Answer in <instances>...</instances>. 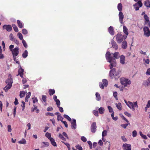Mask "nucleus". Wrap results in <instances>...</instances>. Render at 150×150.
<instances>
[{
	"mask_svg": "<svg viewBox=\"0 0 150 150\" xmlns=\"http://www.w3.org/2000/svg\"><path fill=\"white\" fill-rule=\"evenodd\" d=\"M120 54L118 52H116L114 53H111L108 52L106 54L105 57L108 62L110 63V68L111 69L116 65L115 59H118L120 57Z\"/></svg>",
	"mask_w": 150,
	"mask_h": 150,
	"instance_id": "f257e3e1",
	"label": "nucleus"
},
{
	"mask_svg": "<svg viewBox=\"0 0 150 150\" xmlns=\"http://www.w3.org/2000/svg\"><path fill=\"white\" fill-rule=\"evenodd\" d=\"M5 83L8 84L5 86L4 89L6 92H7L8 90L11 88L13 83L12 76L11 74H9L7 79L5 81Z\"/></svg>",
	"mask_w": 150,
	"mask_h": 150,
	"instance_id": "f03ea898",
	"label": "nucleus"
},
{
	"mask_svg": "<svg viewBox=\"0 0 150 150\" xmlns=\"http://www.w3.org/2000/svg\"><path fill=\"white\" fill-rule=\"evenodd\" d=\"M109 72V76L112 79L114 78L115 79H117L120 77L119 71L116 70L115 68H112Z\"/></svg>",
	"mask_w": 150,
	"mask_h": 150,
	"instance_id": "7ed1b4c3",
	"label": "nucleus"
},
{
	"mask_svg": "<svg viewBox=\"0 0 150 150\" xmlns=\"http://www.w3.org/2000/svg\"><path fill=\"white\" fill-rule=\"evenodd\" d=\"M120 80L121 84L124 87L127 86L128 85H130L131 83V81L127 79L122 78L120 79Z\"/></svg>",
	"mask_w": 150,
	"mask_h": 150,
	"instance_id": "20e7f679",
	"label": "nucleus"
},
{
	"mask_svg": "<svg viewBox=\"0 0 150 150\" xmlns=\"http://www.w3.org/2000/svg\"><path fill=\"white\" fill-rule=\"evenodd\" d=\"M116 41L118 43H121L123 41V39H125L127 36L123 35L121 34L118 33L115 36Z\"/></svg>",
	"mask_w": 150,
	"mask_h": 150,
	"instance_id": "39448f33",
	"label": "nucleus"
},
{
	"mask_svg": "<svg viewBox=\"0 0 150 150\" xmlns=\"http://www.w3.org/2000/svg\"><path fill=\"white\" fill-rule=\"evenodd\" d=\"M129 104L128 105V106L132 111L135 110V108H137L138 107L137 105V101L132 103L131 102L128 101Z\"/></svg>",
	"mask_w": 150,
	"mask_h": 150,
	"instance_id": "423d86ee",
	"label": "nucleus"
},
{
	"mask_svg": "<svg viewBox=\"0 0 150 150\" xmlns=\"http://www.w3.org/2000/svg\"><path fill=\"white\" fill-rule=\"evenodd\" d=\"M143 31L144 32V35L149 37L150 36V30L148 27L144 26L143 28Z\"/></svg>",
	"mask_w": 150,
	"mask_h": 150,
	"instance_id": "0eeeda50",
	"label": "nucleus"
},
{
	"mask_svg": "<svg viewBox=\"0 0 150 150\" xmlns=\"http://www.w3.org/2000/svg\"><path fill=\"white\" fill-rule=\"evenodd\" d=\"M143 4L141 1H139L137 3L133 5V6L136 11H138L139 10V7H141Z\"/></svg>",
	"mask_w": 150,
	"mask_h": 150,
	"instance_id": "6e6552de",
	"label": "nucleus"
},
{
	"mask_svg": "<svg viewBox=\"0 0 150 150\" xmlns=\"http://www.w3.org/2000/svg\"><path fill=\"white\" fill-rule=\"evenodd\" d=\"M19 48L18 47H16L11 51L13 57H16L19 54Z\"/></svg>",
	"mask_w": 150,
	"mask_h": 150,
	"instance_id": "1a4fd4ad",
	"label": "nucleus"
},
{
	"mask_svg": "<svg viewBox=\"0 0 150 150\" xmlns=\"http://www.w3.org/2000/svg\"><path fill=\"white\" fill-rule=\"evenodd\" d=\"M97 126L95 122H93L91 124V131L93 133H95L96 131Z\"/></svg>",
	"mask_w": 150,
	"mask_h": 150,
	"instance_id": "9d476101",
	"label": "nucleus"
},
{
	"mask_svg": "<svg viewBox=\"0 0 150 150\" xmlns=\"http://www.w3.org/2000/svg\"><path fill=\"white\" fill-rule=\"evenodd\" d=\"M3 29H6L8 32H10L12 30V28L11 25H4L3 26Z\"/></svg>",
	"mask_w": 150,
	"mask_h": 150,
	"instance_id": "9b49d317",
	"label": "nucleus"
},
{
	"mask_svg": "<svg viewBox=\"0 0 150 150\" xmlns=\"http://www.w3.org/2000/svg\"><path fill=\"white\" fill-rule=\"evenodd\" d=\"M144 18L145 20V24H146L149 27H150V21L149 20V18L146 14L144 15Z\"/></svg>",
	"mask_w": 150,
	"mask_h": 150,
	"instance_id": "f8f14e48",
	"label": "nucleus"
},
{
	"mask_svg": "<svg viewBox=\"0 0 150 150\" xmlns=\"http://www.w3.org/2000/svg\"><path fill=\"white\" fill-rule=\"evenodd\" d=\"M118 15L119 19V21L120 23L122 24L123 23V19L124 18V16L122 12H120Z\"/></svg>",
	"mask_w": 150,
	"mask_h": 150,
	"instance_id": "ddd939ff",
	"label": "nucleus"
},
{
	"mask_svg": "<svg viewBox=\"0 0 150 150\" xmlns=\"http://www.w3.org/2000/svg\"><path fill=\"white\" fill-rule=\"evenodd\" d=\"M24 71V70L21 68V66H20V68L18 70V74L17 76L19 75L22 78H23Z\"/></svg>",
	"mask_w": 150,
	"mask_h": 150,
	"instance_id": "4468645a",
	"label": "nucleus"
},
{
	"mask_svg": "<svg viewBox=\"0 0 150 150\" xmlns=\"http://www.w3.org/2000/svg\"><path fill=\"white\" fill-rule=\"evenodd\" d=\"M123 147L125 150H131V146L130 144L125 143L123 144Z\"/></svg>",
	"mask_w": 150,
	"mask_h": 150,
	"instance_id": "2eb2a0df",
	"label": "nucleus"
},
{
	"mask_svg": "<svg viewBox=\"0 0 150 150\" xmlns=\"http://www.w3.org/2000/svg\"><path fill=\"white\" fill-rule=\"evenodd\" d=\"M120 62L122 64H124L125 63V57L123 55H121L120 57Z\"/></svg>",
	"mask_w": 150,
	"mask_h": 150,
	"instance_id": "dca6fc26",
	"label": "nucleus"
},
{
	"mask_svg": "<svg viewBox=\"0 0 150 150\" xmlns=\"http://www.w3.org/2000/svg\"><path fill=\"white\" fill-rule=\"evenodd\" d=\"M76 122L75 119H73L72 121L71 122V128L73 129H75L76 128Z\"/></svg>",
	"mask_w": 150,
	"mask_h": 150,
	"instance_id": "f3484780",
	"label": "nucleus"
},
{
	"mask_svg": "<svg viewBox=\"0 0 150 150\" xmlns=\"http://www.w3.org/2000/svg\"><path fill=\"white\" fill-rule=\"evenodd\" d=\"M108 31L109 33L111 35H113L114 34V31L112 27L110 26L108 29Z\"/></svg>",
	"mask_w": 150,
	"mask_h": 150,
	"instance_id": "a211bd4d",
	"label": "nucleus"
},
{
	"mask_svg": "<svg viewBox=\"0 0 150 150\" xmlns=\"http://www.w3.org/2000/svg\"><path fill=\"white\" fill-rule=\"evenodd\" d=\"M143 83L145 86H150V78H149L147 80L144 81Z\"/></svg>",
	"mask_w": 150,
	"mask_h": 150,
	"instance_id": "6ab92c4d",
	"label": "nucleus"
},
{
	"mask_svg": "<svg viewBox=\"0 0 150 150\" xmlns=\"http://www.w3.org/2000/svg\"><path fill=\"white\" fill-rule=\"evenodd\" d=\"M123 31L124 33L126 35L125 36H127V37L129 33L128 31V29L125 26H123Z\"/></svg>",
	"mask_w": 150,
	"mask_h": 150,
	"instance_id": "aec40b11",
	"label": "nucleus"
},
{
	"mask_svg": "<svg viewBox=\"0 0 150 150\" xmlns=\"http://www.w3.org/2000/svg\"><path fill=\"white\" fill-rule=\"evenodd\" d=\"M127 43L126 41H123L122 45V47L123 49H125L126 48L127 46Z\"/></svg>",
	"mask_w": 150,
	"mask_h": 150,
	"instance_id": "412c9836",
	"label": "nucleus"
},
{
	"mask_svg": "<svg viewBox=\"0 0 150 150\" xmlns=\"http://www.w3.org/2000/svg\"><path fill=\"white\" fill-rule=\"evenodd\" d=\"M144 4L147 7L150 8V0H146L144 2Z\"/></svg>",
	"mask_w": 150,
	"mask_h": 150,
	"instance_id": "4be33fe9",
	"label": "nucleus"
},
{
	"mask_svg": "<svg viewBox=\"0 0 150 150\" xmlns=\"http://www.w3.org/2000/svg\"><path fill=\"white\" fill-rule=\"evenodd\" d=\"M51 144L54 146H57V145L55 142V140L53 138H51L50 140Z\"/></svg>",
	"mask_w": 150,
	"mask_h": 150,
	"instance_id": "5701e85b",
	"label": "nucleus"
},
{
	"mask_svg": "<svg viewBox=\"0 0 150 150\" xmlns=\"http://www.w3.org/2000/svg\"><path fill=\"white\" fill-rule=\"evenodd\" d=\"M96 99L98 101H100L101 100V97L100 94L98 92H96Z\"/></svg>",
	"mask_w": 150,
	"mask_h": 150,
	"instance_id": "b1692460",
	"label": "nucleus"
},
{
	"mask_svg": "<svg viewBox=\"0 0 150 150\" xmlns=\"http://www.w3.org/2000/svg\"><path fill=\"white\" fill-rule=\"evenodd\" d=\"M98 111L99 113L102 114L104 113L105 109L103 107H101L99 109Z\"/></svg>",
	"mask_w": 150,
	"mask_h": 150,
	"instance_id": "393cba45",
	"label": "nucleus"
},
{
	"mask_svg": "<svg viewBox=\"0 0 150 150\" xmlns=\"http://www.w3.org/2000/svg\"><path fill=\"white\" fill-rule=\"evenodd\" d=\"M18 26L21 28L23 27V25L22 23L19 20H17V21Z\"/></svg>",
	"mask_w": 150,
	"mask_h": 150,
	"instance_id": "a878e982",
	"label": "nucleus"
},
{
	"mask_svg": "<svg viewBox=\"0 0 150 150\" xmlns=\"http://www.w3.org/2000/svg\"><path fill=\"white\" fill-rule=\"evenodd\" d=\"M105 87H107L108 85V81L106 79H104L102 80V82Z\"/></svg>",
	"mask_w": 150,
	"mask_h": 150,
	"instance_id": "bb28decb",
	"label": "nucleus"
},
{
	"mask_svg": "<svg viewBox=\"0 0 150 150\" xmlns=\"http://www.w3.org/2000/svg\"><path fill=\"white\" fill-rule=\"evenodd\" d=\"M112 47L114 48L115 50H117L118 48V46L117 45L116 43L115 42H112Z\"/></svg>",
	"mask_w": 150,
	"mask_h": 150,
	"instance_id": "cd10ccee",
	"label": "nucleus"
},
{
	"mask_svg": "<svg viewBox=\"0 0 150 150\" xmlns=\"http://www.w3.org/2000/svg\"><path fill=\"white\" fill-rule=\"evenodd\" d=\"M26 93H27V92H25L24 91H21L20 93V98H22L24 97Z\"/></svg>",
	"mask_w": 150,
	"mask_h": 150,
	"instance_id": "c85d7f7f",
	"label": "nucleus"
},
{
	"mask_svg": "<svg viewBox=\"0 0 150 150\" xmlns=\"http://www.w3.org/2000/svg\"><path fill=\"white\" fill-rule=\"evenodd\" d=\"M122 4L121 3H120L118 4L117 9L120 12H122Z\"/></svg>",
	"mask_w": 150,
	"mask_h": 150,
	"instance_id": "c756f323",
	"label": "nucleus"
},
{
	"mask_svg": "<svg viewBox=\"0 0 150 150\" xmlns=\"http://www.w3.org/2000/svg\"><path fill=\"white\" fill-rule=\"evenodd\" d=\"M28 52L27 50H25L22 54V57L24 58H26L28 56Z\"/></svg>",
	"mask_w": 150,
	"mask_h": 150,
	"instance_id": "7c9ffc66",
	"label": "nucleus"
},
{
	"mask_svg": "<svg viewBox=\"0 0 150 150\" xmlns=\"http://www.w3.org/2000/svg\"><path fill=\"white\" fill-rule=\"evenodd\" d=\"M49 93L50 96L53 95L55 93V91L54 89H50Z\"/></svg>",
	"mask_w": 150,
	"mask_h": 150,
	"instance_id": "2f4dec72",
	"label": "nucleus"
},
{
	"mask_svg": "<svg viewBox=\"0 0 150 150\" xmlns=\"http://www.w3.org/2000/svg\"><path fill=\"white\" fill-rule=\"evenodd\" d=\"M12 26L13 28V29L16 32H18V28L15 25V24H12Z\"/></svg>",
	"mask_w": 150,
	"mask_h": 150,
	"instance_id": "473e14b6",
	"label": "nucleus"
},
{
	"mask_svg": "<svg viewBox=\"0 0 150 150\" xmlns=\"http://www.w3.org/2000/svg\"><path fill=\"white\" fill-rule=\"evenodd\" d=\"M42 100L44 102H45V104H44V105H46V104L47 96L45 95H42Z\"/></svg>",
	"mask_w": 150,
	"mask_h": 150,
	"instance_id": "72a5a7b5",
	"label": "nucleus"
},
{
	"mask_svg": "<svg viewBox=\"0 0 150 150\" xmlns=\"http://www.w3.org/2000/svg\"><path fill=\"white\" fill-rule=\"evenodd\" d=\"M116 107L119 110H122V105L120 103H119L117 104Z\"/></svg>",
	"mask_w": 150,
	"mask_h": 150,
	"instance_id": "f704fd0d",
	"label": "nucleus"
},
{
	"mask_svg": "<svg viewBox=\"0 0 150 150\" xmlns=\"http://www.w3.org/2000/svg\"><path fill=\"white\" fill-rule=\"evenodd\" d=\"M17 35L18 37L21 40H23V36L21 33H18L17 34Z\"/></svg>",
	"mask_w": 150,
	"mask_h": 150,
	"instance_id": "c9c22d12",
	"label": "nucleus"
},
{
	"mask_svg": "<svg viewBox=\"0 0 150 150\" xmlns=\"http://www.w3.org/2000/svg\"><path fill=\"white\" fill-rule=\"evenodd\" d=\"M45 136L47 138H48L50 140V139L51 138H52L51 137V134L47 132L46 133Z\"/></svg>",
	"mask_w": 150,
	"mask_h": 150,
	"instance_id": "e433bc0d",
	"label": "nucleus"
},
{
	"mask_svg": "<svg viewBox=\"0 0 150 150\" xmlns=\"http://www.w3.org/2000/svg\"><path fill=\"white\" fill-rule=\"evenodd\" d=\"M18 143L20 144H25L26 143V140L24 139H22L21 140L19 141Z\"/></svg>",
	"mask_w": 150,
	"mask_h": 150,
	"instance_id": "4c0bfd02",
	"label": "nucleus"
},
{
	"mask_svg": "<svg viewBox=\"0 0 150 150\" xmlns=\"http://www.w3.org/2000/svg\"><path fill=\"white\" fill-rule=\"evenodd\" d=\"M63 118L60 115H58L57 116V120L58 121L60 120L62 122H63Z\"/></svg>",
	"mask_w": 150,
	"mask_h": 150,
	"instance_id": "58836bf2",
	"label": "nucleus"
},
{
	"mask_svg": "<svg viewBox=\"0 0 150 150\" xmlns=\"http://www.w3.org/2000/svg\"><path fill=\"white\" fill-rule=\"evenodd\" d=\"M62 142L64 143L67 147L68 148V150H71V146L68 143H65L64 142Z\"/></svg>",
	"mask_w": 150,
	"mask_h": 150,
	"instance_id": "ea45409f",
	"label": "nucleus"
},
{
	"mask_svg": "<svg viewBox=\"0 0 150 150\" xmlns=\"http://www.w3.org/2000/svg\"><path fill=\"white\" fill-rule=\"evenodd\" d=\"M59 138L61 139H62L64 141H66V139L65 138H64L61 134L60 133L59 134Z\"/></svg>",
	"mask_w": 150,
	"mask_h": 150,
	"instance_id": "a19ab883",
	"label": "nucleus"
},
{
	"mask_svg": "<svg viewBox=\"0 0 150 150\" xmlns=\"http://www.w3.org/2000/svg\"><path fill=\"white\" fill-rule=\"evenodd\" d=\"M64 117L65 118L67 119L69 121H71V118L68 115H67L64 114Z\"/></svg>",
	"mask_w": 150,
	"mask_h": 150,
	"instance_id": "79ce46f5",
	"label": "nucleus"
},
{
	"mask_svg": "<svg viewBox=\"0 0 150 150\" xmlns=\"http://www.w3.org/2000/svg\"><path fill=\"white\" fill-rule=\"evenodd\" d=\"M130 125V123L129 122H128V123H127V124H122L121 125V126L124 128V129H125L127 126H128L129 125Z\"/></svg>",
	"mask_w": 150,
	"mask_h": 150,
	"instance_id": "37998d69",
	"label": "nucleus"
},
{
	"mask_svg": "<svg viewBox=\"0 0 150 150\" xmlns=\"http://www.w3.org/2000/svg\"><path fill=\"white\" fill-rule=\"evenodd\" d=\"M107 132L106 130H104L103 131L102 133V136L103 137L106 136L107 134Z\"/></svg>",
	"mask_w": 150,
	"mask_h": 150,
	"instance_id": "c03bdc74",
	"label": "nucleus"
},
{
	"mask_svg": "<svg viewBox=\"0 0 150 150\" xmlns=\"http://www.w3.org/2000/svg\"><path fill=\"white\" fill-rule=\"evenodd\" d=\"M117 92L115 91L113 93V96H114V97L115 98L116 100H117Z\"/></svg>",
	"mask_w": 150,
	"mask_h": 150,
	"instance_id": "a18cd8bd",
	"label": "nucleus"
},
{
	"mask_svg": "<svg viewBox=\"0 0 150 150\" xmlns=\"http://www.w3.org/2000/svg\"><path fill=\"white\" fill-rule=\"evenodd\" d=\"M108 108L109 110V111L110 112H113L112 108L110 106H108Z\"/></svg>",
	"mask_w": 150,
	"mask_h": 150,
	"instance_id": "49530a36",
	"label": "nucleus"
},
{
	"mask_svg": "<svg viewBox=\"0 0 150 150\" xmlns=\"http://www.w3.org/2000/svg\"><path fill=\"white\" fill-rule=\"evenodd\" d=\"M137 132L136 130H134L132 132V136L134 137L137 136Z\"/></svg>",
	"mask_w": 150,
	"mask_h": 150,
	"instance_id": "de8ad7c7",
	"label": "nucleus"
},
{
	"mask_svg": "<svg viewBox=\"0 0 150 150\" xmlns=\"http://www.w3.org/2000/svg\"><path fill=\"white\" fill-rule=\"evenodd\" d=\"M56 102V104L57 105V107H59L60 106V102L59 100V99L56 100L55 101Z\"/></svg>",
	"mask_w": 150,
	"mask_h": 150,
	"instance_id": "09e8293b",
	"label": "nucleus"
},
{
	"mask_svg": "<svg viewBox=\"0 0 150 150\" xmlns=\"http://www.w3.org/2000/svg\"><path fill=\"white\" fill-rule=\"evenodd\" d=\"M76 149H78L79 150H83L82 147L79 144L76 146Z\"/></svg>",
	"mask_w": 150,
	"mask_h": 150,
	"instance_id": "8fccbe9b",
	"label": "nucleus"
},
{
	"mask_svg": "<svg viewBox=\"0 0 150 150\" xmlns=\"http://www.w3.org/2000/svg\"><path fill=\"white\" fill-rule=\"evenodd\" d=\"M22 43L23 44V46L25 48H26L27 47L28 45L25 41L24 40H22Z\"/></svg>",
	"mask_w": 150,
	"mask_h": 150,
	"instance_id": "3c124183",
	"label": "nucleus"
},
{
	"mask_svg": "<svg viewBox=\"0 0 150 150\" xmlns=\"http://www.w3.org/2000/svg\"><path fill=\"white\" fill-rule=\"evenodd\" d=\"M124 114L126 115L127 116L129 117H131V115L129 113L127 112H124Z\"/></svg>",
	"mask_w": 150,
	"mask_h": 150,
	"instance_id": "603ef678",
	"label": "nucleus"
},
{
	"mask_svg": "<svg viewBox=\"0 0 150 150\" xmlns=\"http://www.w3.org/2000/svg\"><path fill=\"white\" fill-rule=\"evenodd\" d=\"M93 113L94 115L96 116H98V112L97 111L93 110Z\"/></svg>",
	"mask_w": 150,
	"mask_h": 150,
	"instance_id": "864d4df0",
	"label": "nucleus"
},
{
	"mask_svg": "<svg viewBox=\"0 0 150 150\" xmlns=\"http://www.w3.org/2000/svg\"><path fill=\"white\" fill-rule=\"evenodd\" d=\"M99 85L100 87V88L102 89H104V85H103V83L102 82H100L99 83Z\"/></svg>",
	"mask_w": 150,
	"mask_h": 150,
	"instance_id": "5fc2aeb1",
	"label": "nucleus"
},
{
	"mask_svg": "<svg viewBox=\"0 0 150 150\" xmlns=\"http://www.w3.org/2000/svg\"><path fill=\"white\" fill-rule=\"evenodd\" d=\"M81 140L83 142H86L87 141V139L84 136H82L81 138Z\"/></svg>",
	"mask_w": 150,
	"mask_h": 150,
	"instance_id": "6e6d98bb",
	"label": "nucleus"
},
{
	"mask_svg": "<svg viewBox=\"0 0 150 150\" xmlns=\"http://www.w3.org/2000/svg\"><path fill=\"white\" fill-rule=\"evenodd\" d=\"M13 60L16 62L17 64H20V62L18 59H16V57H13Z\"/></svg>",
	"mask_w": 150,
	"mask_h": 150,
	"instance_id": "4d7b16f0",
	"label": "nucleus"
},
{
	"mask_svg": "<svg viewBox=\"0 0 150 150\" xmlns=\"http://www.w3.org/2000/svg\"><path fill=\"white\" fill-rule=\"evenodd\" d=\"M45 115L46 116L47 115H50L52 116H54V114L52 113H51V112H47L45 114Z\"/></svg>",
	"mask_w": 150,
	"mask_h": 150,
	"instance_id": "13d9d810",
	"label": "nucleus"
},
{
	"mask_svg": "<svg viewBox=\"0 0 150 150\" xmlns=\"http://www.w3.org/2000/svg\"><path fill=\"white\" fill-rule=\"evenodd\" d=\"M22 33L23 34H26L28 33L27 30L25 29H24L22 30Z\"/></svg>",
	"mask_w": 150,
	"mask_h": 150,
	"instance_id": "bf43d9fd",
	"label": "nucleus"
},
{
	"mask_svg": "<svg viewBox=\"0 0 150 150\" xmlns=\"http://www.w3.org/2000/svg\"><path fill=\"white\" fill-rule=\"evenodd\" d=\"M42 143H43L45 145V146L43 145V147H44L45 146H49V143L48 142H42Z\"/></svg>",
	"mask_w": 150,
	"mask_h": 150,
	"instance_id": "052dcab7",
	"label": "nucleus"
},
{
	"mask_svg": "<svg viewBox=\"0 0 150 150\" xmlns=\"http://www.w3.org/2000/svg\"><path fill=\"white\" fill-rule=\"evenodd\" d=\"M53 110V108L51 106L47 108V111H52Z\"/></svg>",
	"mask_w": 150,
	"mask_h": 150,
	"instance_id": "680f3d73",
	"label": "nucleus"
},
{
	"mask_svg": "<svg viewBox=\"0 0 150 150\" xmlns=\"http://www.w3.org/2000/svg\"><path fill=\"white\" fill-rule=\"evenodd\" d=\"M8 131V132H11L12 130L11 128V126L10 125H8L7 126Z\"/></svg>",
	"mask_w": 150,
	"mask_h": 150,
	"instance_id": "e2e57ef3",
	"label": "nucleus"
},
{
	"mask_svg": "<svg viewBox=\"0 0 150 150\" xmlns=\"http://www.w3.org/2000/svg\"><path fill=\"white\" fill-rule=\"evenodd\" d=\"M10 40L13 41L15 38H14L13 36V34L11 33L10 35Z\"/></svg>",
	"mask_w": 150,
	"mask_h": 150,
	"instance_id": "0e129e2a",
	"label": "nucleus"
},
{
	"mask_svg": "<svg viewBox=\"0 0 150 150\" xmlns=\"http://www.w3.org/2000/svg\"><path fill=\"white\" fill-rule=\"evenodd\" d=\"M12 41H14L17 45L19 44V41L16 38H15Z\"/></svg>",
	"mask_w": 150,
	"mask_h": 150,
	"instance_id": "69168bd1",
	"label": "nucleus"
},
{
	"mask_svg": "<svg viewBox=\"0 0 150 150\" xmlns=\"http://www.w3.org/2000/svg\"><path fill=\"white\" fill-rule=\"evenodd\" d=\"M146 74L147 75H150V68L147 70V71L146 73Z\"/></svg>",
	"mask_w": 150,
	"mask_h": 150,
	"instance_id": "338daca9",
	"label": "nucleus"
},
{
	"mask_svg": "<svg viewBox=\"0 0 150 150\" xmlns=\"http://www.w3.org/2000/svg\"><path fill=\"white\" fill-rule=\"evenodd\" d=\"M150 108V100H149L147 102V104L146 105V108Z\"/></svg>",
	"mask_w": 150,
	"mask_h": 150,
	"instance_id": "774afa93",
	"label": "nucleus"
}]
</instances>
